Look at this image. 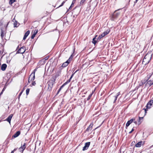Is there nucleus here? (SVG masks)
Listing matches in <instances>:
<instances>
[{
    "instance_id": "nucleus-32",
    "label": "nucleus",
    "mask_w": 153,
    "mask_h": 153,
    "mask_svg": "<svg viewBox=\"0 0 153 153\" xmlns=\"http://www.w3.org/2000/svg\"><path fill=\"white\" fill-rule=\"evenodd\" d=\"M86 0H81L80 1V4H83V3Z\"/></svg>"
},
{
    "instance_id": "nucleus-8",
    "label": "nucleus",
    "mask_w": 153,
    "mask_h": 153,
    "mask_svg": "<svg viewBox=\"0 0 153 153\" xmlns=\"http://www.w3.org/2000/svg\"><path fill=\"white\" fill-rule=\"evenodd\" d=\"M26 143H24V144L22 146L19 148V151L21 152H22L25 149L26 147L25 146Z\"/></svg>"
},
{
    "instance_id": "nucleus-1",
    "label": "nucleus",
    "mask_w": 153,
    "mask_h": 153,
    "mask_svg": "<svg viewBox=\"0 0 153 153\" xmlns=\"http://www.w3.org/2000/svg\"><path fill=\"white\" fill-rule=\"evenodd\" d=\"M152 56V54L147 53L143 59V64L145 65L149 63L151 59Z\"/></svg>"
},
{
    "instance_id": "nucleus-56",
    "label": "nucleus",
    "mask_w": 153,
    "mask_h": 153,
    "mask_svg": "<svg viewBox=\"0 0 153 153\" xmlns=\"http://www.w3.org/2000/svg\"><path fill=\"white\" fill-rule=\"evenodd\" d=\"M15 20L14 19H13V20Z\"/></svg>"
},
{
    "instance_id": "nucleus-31",
    "label": "nucleus",
    "mask_w": 153,
    "mask_h": 153,
    "mask_svg": "<svg viewBox=\"0 0 153 153\" xmlns=\"http://www.w3.org/2000/svg\"><path fill=\"white\" fill-rule=\"evenodd\" d=\"M35 35H35V34H33L32 35V36H31V38L32 39H33L34 38V37H35Z\"/></svg>"
},
{
    "instance_id": "nucleus-17",
    "label": "nucleus",
    "mask_w": 153,
    "mask_h": 153,
    "mask_svg": "<svg viewBox=\"0 0 153 153\" xmlns=\"http://www.w3.org/2000/svg\"><path fill=\"white\" fill-rule=\"evenodd\" d=\"M69 62L68 61H67L66 62L63 63L62 65V67H65L67 66Z\"/></svg>"
},
{
    "instance_id": "nucleus-22",
    "label": "nucleus",
    "mask_w": 153,
    "mask_h": 153,
    "mask_svg": "<svg viewBox=\"0 0 153 153\" xmlns=\"http://www.w3.org/2000/svg\"><path fill=\"white\" fill-rule=\"evenodd\" d=\"M102 33L101 35H100L98 38V40L100 39L102 37H104Z\"/></svg>"
},
{
    "instance_id": "nucleus-13",
    "label": "nucleus",
    "mask_w": 153,
    "mask_h": 153,
    "mask_svg": "<svg viewBox=\"0 0 153 153\" xmlns=\"http://www.w3.org/2000/svg\"><path fill=\"white\" fill-rule=\"evenodd\" d=\"M13 114H11L10 116L6 119V120L8 121L10 124V121L11 119L13 117Z\"/></svg>"
},
{
    "instance_id": "nucleus-38",
    "label": "nucleus",
    "mask_w": 153,
    "mask_h": 153,
    "mask_svg": "<svg viewBox=\"0 0 153 153\" xmlns=\"http://www.w3.org/2000/svg\"><path fill=\"white\" fill-rule=\"evenodd\" d=\"M27 37V36L24 35V36L23 37V39L25 40L26 39V38Z\"/></svg>"
},
{
    "instance_id": "nucleus-10",
    "label": "nucleus",
    "mask_w": 153,
    "mask_h": 153,
    "mask_svg": "<svg viewBox=\"0 0 153 153\" xmlns=\"http://www.w3.org/2000/svg\"><path fill=\"white\" fill-rule=\"evenodd\" d=\"M153 104V100H150L147 103L146 107L147 108H149L150 107V106H151L152 104Z\"/></svg>"
},
{
    "instance_id": "nucleus-24",
    "label": "nucleus",
    "mask_w": 153,
    "mask_h": 153,
    "mask_svg": "<svg viewBox=\"0 0 153 153\" xmlns=\"http://www.w3.org/2000/svg\"><path fill=\"white\" fill-rule=\"evenodd\" d=\"M15 1V0H10L9 3L11 5Z\"/></svg>"
},
{
    "instance_id": "nucleus-52",
    "label": "nucleus",
    "mask_w": 153,
    "mask_h": 153,
    "mask_svg": "<svg viewBox=\"0 0 153 153\" xmlns=\"http://www.w3.org/2000/svg\"><path fill=\"white\" fill-rule=\"evenodd\" d=\"M134 123L135 124H137V121H134Z\"/></svg>"
},
{
    "instance_id": "nucleus-20",
    "label": "nucleus",
    "mask_w": 153,
    "mask_h": 153,
    "mask_svg": "<svg viewBox=\"0 0 153 153\" xmlns=\"http://www.w3.org/2000/svg\"><path fill=\"white\" fill-rule=\"evenodd\" d=\"M109 32V31L106 30V31L104 32L102 34L104 36H105V35L108 34Z\"/></svg>"
},
{
    "instance_id": "nucleus-11",
    "label": "nucleus",
    "mask_w": 153,
    "mask_h": 153,
    "mask_svg": "<svg viewBox=\"0 0 153 153\" xmlns=\"http://www.w3.org/2000/svg\"><path fill=\"white\" fill-rule=\"evenodd\" d=\"M144 142L142 141L139 142L137 143L135 146L136 147H140L141 146V145H143Z\"/></svg>"
},
{
    "instance_id": "nucleus-9",
    "label": "nucleus",
    "mask_w": 153,
    "mask_h": 153,
    "mask_svg": "<svg viewBox=\"0 0 153 153\" xmlns=\"http://www.w3.org/2000/svg\"><path fill=\"white\" fill-rule=\"evenodd\" d=\"M135 120L134 118H132L130 120L128 121L126 124V127H128Z\"/></svg>"
},
{
    "instance_id": "nucleus-55",
    "label": "nucleus",
    "mask_w": 153,
    "mask_h": 153,
    "mask_svg": "<svg viewBox=\"0 0 153 153\" xmlns=\"http://www.w3.org/2000/svg\"><path fill=\"white\" fill-rule=\"evenodd\" d=\"M16 150V149H14V150H14V151H15Z\"/></svg>"
},
{
    "instance_id": "nucleus-42",
    "label": "nucleus",
    "mask_w": 153,
    "mask_h": 153,
    "mask_svg": "<svg viewBox=\"0 0 153 153\" xmlns=\"http://www.w3.org/2000/svg\"><path fill=\"white\" fill-rule=\"evenodd\" d=\"M73 75H74V74H73L71 76V77H70V78L69 79H70L71 80V79L72 78V77H73Z\"/></svg>"
},
{
    "instance_id": "nucleus-4",
    "label": "nucleus",
    "mask_w": 153,
    "mask_h": 153,
    "mask_svg": "<svg viewBox=\"0 0 153 153\" xmlns=\"http://www.w3.org/2000/svg\"><path fill=\"white\" fill-rule=\"evenodd\" d=\"M8 24V23L7 24V25L6 27L4 26V27H1V36L2 39H3L4 36L5 35L7 29V27Z\"/></svg>"
},
{
    "instance_id": "nucleus-44",
    "label": "nucleus",
    "mask_w": 153,
    "mask_h": 153,
    "mask_svg": "<svg viewBox=\"0 0 153 153\" xmlns=\"http://www.w3.org/2000/svg\"><path fill=\"white\" fill-rule=\"evenodd\" d=\"M71 80L69 79L67 81V82L68 83L71 81Z\"/></svg>"
},
{
    "instance_id": "nucleus-2",
    "label": "nucleus",
    "mask_w": 153,
    "mask_h": 153,
    "mask_svg": "<svg viewBox=\"0 0 153 153\" xmlns=\"http://www.w3.org/2000/svg\"><path fill=\"white\" fill-rule=\"evenodd\" d=\"M55 81V79H51L47 83L48 85V89L49 91L51 90L53 85Z\"/></svg>"
},
{
    "instance_id": "nucleus-16",
    "label": "nucleus",
    "mask_w": 153,
    "mask_h": 153,
    "mask_svg": "<svg viewBox=\"0 0 153 153\" xmlns=\"http://www.w3.org/2000/svg\"><path fill=\"white\" fill-rule=\"evenodd\" d=\"M93 126V124L92 123H91L90 125L88 126V127L87 128L86 131H90L91 130L92 128V126Z\"/></svg>"
},
{
    "instance_id": "nucleus-49",
    "label": "nucleus",
    "mask_w": 153,
    "mask_h": 153,
    "mask_svg": "<svg viewBox=\"0 0 153 153\" xmlns=\"http://www.w3.org/2000/svg\"><path fill=\"white\" fill-rule=\"evenodd\" d=\"M5 90V88H3V90H2V91H3H3H4V90Z\"/></svg>"
},
{
    "instance_id": "nucleus-29",
    "label": "nucleus",
    "mask_w": 153,
    "mask_h": 153,
    "mask_svg": "<svg viewBox=\"0 0 153 153\" xmlns=\"http://www.w3.org/2000/svg\"><path fill=\"white\" fill-rule=\"evenodd\" d=\"M37 32H38V30H35L34 31L33 34H35V35H36V34H37Z\"/></svg>"
},
{
    "instance_id": "nucleus-21",
    "label": "nucleus",
    "mask_w": 153,
    "mask_h": 153,
    "mask_svg": "<svg viewBox=\"0 0 153 153\" xmlns=\"http://www.w3.org/2000/svg\"><path fill=\"white\" fill-rule=\"evenodd\" d=\"M146 81H145V80H142L140 81V85L141 86V85H142L143 84H144L145 82H146Z\"/></svg>"
},
{
    "instance_id": "nucleus-33",
    "label": "nucleus",
    "mask_w": 153,
    "mask_h": 153,
    "mask_svg": "<svg viewBox=\"0 0 153 153\" xmlns=\"http://www.w3.org/2000/svg\"><path fill=\"white\" fill-rule=\"evenodd\" d=\"M17 22L16 21H15V22H14V27H16V25H17Z\"/></svg>"
},
{
    "instance_id": "nucleus-30",
    "label": "nucleus",
    "mask_w": 153,
    "mask_h": 153,
    "mask_svg": "<svg viewBox=\"0 0 153 153\" xmlns=\"http://www.w3.org/2000/svg\"><path fill=\"white\" fill-rule=\"evenodd\" d=\"M65 1H64L62 3V4L59 6V7H61L65 3Z\"/></svg>"
},
{
    "instance_id": "nucleus-46",
    "label": "nucleus",
    "mask_w": 153,
    "mask_h": 153,
    "mask_svg": "<svg viewBox=\"0 0 153 153\" xmlns=\"http://www.w3.org/2000/svg\"><path fill=\"white\" fill-rule=\"evenodd\" d=\"M64 86L63 85L61 86L60 87V88H61L62 89Z\"/></svg>"
},
{
    "instance_id": "nucleus-26",
    "label": "nucleus",
    "mask_w": 153,
    "mask_h": 153,
    "mask_svg": "<svg viewBox=\"0 0 153 153\" xmlns=\"http://www.w3.org/2000/svg\"><path fill=\"white\" fill-rule=\"evenodd\" d=\"M92 94H93V93H92V94H90L88 98H87V100H88L91 98V97L92 96Z\"/></svg>"
},
{
    "instance_id": "nucleus-35",
    "label": "nucleus",
    "mask_w": 153,
    "mask_h": 153,
    "mask_svg": "<svg viewBox=\"0 0 153 153\" xmlns=\"http://www.w3.org/2000/svg\"><path fill=\"white\" fill-rule=\"evenodd\" d=\"M143 118V117H139V122H140V120H141V119H142Z\"/></svg>"
},
{
    "instance_id": "nucleus-53",
    "label": "nucleus",
    "mask_w": 153,
    "mask_h": 153,
    "mask_svg": "<svg viewBox=\"0 0 153 153\" xmlns=\"http://www.w3.org/2000/svg\"><path fill=\"white\" fill-rule=\"evenodd\" d=\"M14 153V150L12 151L11 152V153Z\"/></svg>"
},
{
    "instance_id": "nucleus-39",
    "label": "nucleus",
    "mask_w": 153,
    "mask_h": 153,
    "mask_svg": "<svg viewBox=\"0 0 153 153\" xmlns=\"http://www.w3.org/2000/svg\"><path fill=\"white\" fill-rule=\"evenodd\" d=\"M134 130V129H133V128H132V129L129 132V134H130Z\"/></svg>"
},
{
    "instance_id": "nucleus-6",
    "label": "nucleus",
    "mask_w": 153,
    "mask_h": 153,
    "mask_svg": "<svg viewBox=\"0 0 153 153\" xmlns=\"http://www.w3.org/2000/svg\"><path fill=\"white\" fill-rule=\"evenodd\" d=\"M26 50V47L25 46H23L20 48L17 52L18 53L23 54L25 51Z\"/></svg>"
},
{
    "instance_id": "nucleus-40",
    "label": "nucleus",
    "mask_w": 153,
    "mask_h": 153,
    "mask_svg": "<svg viewBox=\"0 0 153 153\" xmlns=\"http://www.w3.org/2000/svg\"><path fill=\"white\" fill-rule=\"evenodd\" d=\"M61 90V88H59V90H58V92H57V94L59 93L60 92V91Z\"/></svg>"
},
{
    "instance_id": "nucleus-51",
    "label": "nucleus",
    "mask_w": 153,
    "mask_h": 153,
    "mask_svg": "<svg viewBox=\"0 0 153 153\" xmlns=\"http://www.w3.org/2000/svg\"><path fill=\"white\" fill-rule=\"evenodd\" d=\"M138 0H135V1L134 2V3H137V1H138Z\"/></svg>"
},
{
    "instance_id": "nucleus-48",
    "label": "nucleus",
    "mask_w": 153,
    "mask_h": 153,
    "mask_svg": "<svg viewBox=\"0 0 153 153\" xmlns=\"http://www.w3.org/2000/svg\"><path fill=\"white\" fill-rule=\"evenodd\" d=\"M2 25H3L2 23L1 22H0V26Z\"/></svg>"
},
{
    "instance_id": "nucleus-25",
    "label": "nucleus",
    "mask_w": 153,
    "mask_h": 153,
    "mask_svg": "<svg viewBox=\"0 0 153 153\" xmlns=\"http://www.w3.org/2000/svg\"><path fill=\"white\" fill-rule=\"evenodd\" d=\"M72 55H71L70 56V58H69V59H68L67 61H68V62L70 63V62L72 60Z\"/></svg>"
},
{
    "instance_id": "nucleus-5",
    "label": "nucleus",
    "mask_w": 153,
    "mask_h": 153,
    "mask_svg": "<svg viewBox=\"0 0 153 153\" xmlns=\"http://www.w3.org/2000/svg\"><path fill=\"white\" fill-rule=\"evenodd\" d=\"M36 69H35L34 70V71L33 73H32L30 75L29 79H28V82H32L35 79V71H36Z\"/></svg>"
},
{
    "instance_id": "nucleus-47",
    "label": "nucleus",
    "mask_w": 153,
    "mask_h": 153,
    "mask_svg": "<svg viewBox=\"0 0 153 153\" xmlns=\"http://www.w3.org/2000/svg\"><path fill=\"white\" fill-rule=\"evenodd\" d=\"M152 75V74L151 75H148L147 76H148V77H149V78L151 77V76Z\"/></svg>"
},
{
    "instance_id": "nucleus-23",
    "label": "nucleus",
    "mask_w": 153,
    "mask_h": 153,
    "mask_svg": "<svg viewBox=\"0 0 153 153\" xmlns=\"http://www.w3.org/2000/svg\"><path fill=\"white\" fill-rule=\"evenodd\" d=\"M30 33V31L29 30H28L25 33V36H27L29 35Z\"/></svg>"
},
{
    "instance_id": "nucleus-41",
    "label": "nucleus",
    "mask_w": 153,
    "mask_h": 153,
    "mask_svg": "<svg viewBox=\"0 0 153 153\" xmlns=\"http://www.w3.org/2000/svg\"><path fill=\"white\" fill-rule=\"evenodd\" d=\"M73 75H74V74H73L71 76V77H70V78L69 79H70L71 80V79L72 78V77H73Z\"/></svg>"
},
{
    "instance_id": "nucleus-19",
    "label": "nucleus",
    "mask_w": 153,
    "mask_h": 153,
    "mask_svg": "<svg viewBox=\"0 0 153 153\" xmlns=\"http://www.w3.org/2000/svg\"><path fill=\"white\" fill-rule=\"evenodd\" d=\"M75 2V1L74 0H73V1H72V3L71 4V5L69 7L68 10H69L71 9L72 7L73 6Z\"/></svg>"
},
{
    "instance_id": "nucleus-36",
    "label": "nucleus",
    "mask_w": 153,
    "mask_h": 153,
    "mask_svg": "<svg viewBox=\"0 0 153 153\" xmlns=\"http://www.w3.org/2000/svg\"><path fill=\"white\" fill-rule=\"evenodd\" d=\"M68 83L66 81V82H65L63 84L64 86H65V85L67 84Z\"/></svg>"
},
{
    "instance_id": "nucleus-27",
    "label": "nucleus",
    "mask_w": 153,
    "mask_h": 153,
    "mask_svg": "<svg viewBox=\"0 0 153 153\" xmlns=\"http://www.w3.org/2000/svg\"><path fill=\"white\" fill-rule=\"evenodd\" d=\"M30 89L29 88H27L26 90V94L27 95L29 93Z\"/></svg>"
},
{
    "instance_id": "nucleus-3",
    "label": "nucleus",
    "mask_w": 153,
    "mask_h": 153,
    "mask_svg": "<svg viewBox=\"0 0 153 153\" xmlns=\"http://www.w3.org/2000/svg\"><path fill=\"white\" fill-rule=\"evenodd\" d=\"M119 10H120V9L116 10L114 11L111 18V19L112 20L114 21L115 19L117 18L119 16L120 14V12H117V11Z\"/></svg>"
},
{
    "instance_id": "nucleus-34",
    "label": "nucleus",
    "mask_w": 153,
    "mask_h": 153,
    "mask_svg": "<svg viewBox=\"0 0 153 153\" xmlns=\"http://www.w3.org/2000/svg\"><path fill=\"white\" fill-rule=\"evenodd\" d=\"M32 85L33 86L35 85L36 84V83L35 82V81L32 82Z\"/></svg>"
},
{
    "instance_id": "nucleus-14",
    "label": "nucleus",
    "mask_w": 153,
    "mask_h": 153,
    "mask_svg": "<svg viewBox=\"0 0 153 153\" xmlns=\"http://www.w3.org/2000/svg\"><path fill=\"white\" fill-rule=\"evenodd\" d=\"M120 95V92H118V93L117 94L114 96V103L116 100H117V98H118V96Z\"/></svg>"
},
{
    "instance_id": "nucleus-50",
    "label": "nucleus",
    "mask_w": 153,
    "mask_h": 153,
    "mask_svg": "<svg viewBox=\"0 0 153 153\" xmlns=\"http://www.w3.org/2000/svg\"><path fill=\"white\" fill-rule=\"evenodd\" d=\"M3 93V91H1V92L0 94V95H1Z\"/></svg>"
},
{
    "instance_id": "nucleus-28",
    "label": "nucleus",
    "mask_w": 153,
    "mask_h": 153,
    "mask_svg": "<svg viewBox=\"0 0 153 153\" xmlns=\"http://www.w3.org/2000/svg\"><path fill=\"white\" fill-rule=\"evenodd\" d=\"M148 84H150V86L153 84V82L152 83H151V82L150 80H149V81H148Z\"/></svg>"
},
{
    "instance_id": "nucleus-18",
    "label": "nucleus",
    "mask_w": 153,
    "mask_h": 153,
    "mask_svg": "<svg viewBox=\"0 0 153 153\" xmlns=\"http://www.w3.org/2000/svg\"><path fill=\"white\" fill-rule=\"evenodd\" d=\"M95 37H94L92 39V43L95 45L96 44L97 42V41L95 40Z\"/></svg>"
},
{
    "instance_id": "nucleus-7",
    "label": "nucleus",
    "mask_w": 153,
    "mask_h": 153,
    "mask_svg": "<svg viewBox=\"0 0 153 153\" xmlns=\"http://www.w3.org/2000/svg\"><path fill=\"white\" fill-rule=\"evenodd\" d=\"M90 142H88L85 143V146L83 148L82 150L85 151V150H87L88 149V148L90 145Z\"/></svg>"
},
{
    "instance_id": "nucleus-15",
    "label": "nucleus",
    "mask_w": 153,
    "mask_h": 153,
    "mask_svg": "<svg viewBox=\"0 0 153 153\" xmlns=\"http://www.w3.org/2000/svg\"><path fill=\"white\" fill-rule=\"evenodd\" d=\"M7 67V65L5 64H3L1 66V69L3 71H4L5 70Z\"/></svg>"
},
{
    "instance_id": "nucleus-12",
    "label": "nucleus",
    "mask_w": 153,
    "mask_h": 153,
    "mask_svg": "<svg viewBox=\"0 0 153 153\" xmlns=\"http://www.w3.org/2000/svg\"><path fill=\"white\" fill-rule=\"evenodd\" d=\"M20 134V132L19 131H17L13 136L12 138H14L18 137Z\"/></svg>"
},
{
    "instance_id": "nucleus-43",
    "label": "nucleus",
    "mask_w": 153,
    "mask_h": 153,
    "mask_svg": "<svg viewBox=\"0 0 153 153\" xmlns=\"http://www.w3.org/2000/svg\"><path fill=\"white\" fill-rule=\"evenodd\" d=\"M73 75H74V74H73L71 76V77H70V78L69 79H70L71 80V79L72 78V77H73Z\"/></svg>"
},
{
    "instance_id": "nucleus-45",
    "label": "nucleus",
    "mask_w": 153,
    "mask_h": 153,
    "mask_svg": "<svg viewBox=\"0 0 153 153\" xmlns=\"http://www.w3.org/2000/svg\"><path fill=\"white\" fill-rule=\"evenodd\" d=\"M22 91H21L19 94V96H21V94H22Z\"/></svg>"
},
{
    "instance_id": "nucleus-37",
    "label": "nucleus",
    "mask_w": 153,
    "mask_h": 153,
    "mask_svg": "<svg viewBox=\"0 0 153 153\" xmlns=\"http://www.w3.org/2000/svg\"><path fill=\"white\" fill-rule=\"evenodd\" d=\"M27 37V36L24 35V36L23 37V39L25 40L26 39V38Z\"/></svg>"
},
{
    "instance_id": "nucleus-54",
    "label": "nucleus",
    "mask_w": 153,
    "mask_h": 153,
    "mask_svg": "<svg viewBox=\"0 0 153 153\" xmlns=\"http://www.w3.org/2000/svg\"><path fill=\"white\" fill-rule=\"evenodd\" d=\"M97 35H96L95 36V37H95V39H96V37H97Z\"/></svg>"
}]
</instances>
